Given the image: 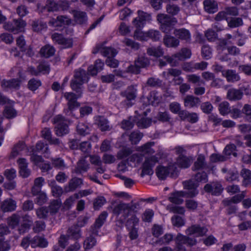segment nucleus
Returning <instances> with one entry per match:
<instances>
[{
    "instance_id": "nucleus-24",
    "label": "nucleus",
    "mask_w": 251,
    "mask_h": 251,
    "mask_svg": "<svg viewBox=\"0 0 251 251\" xmlns=\"http://www.w3.org/2000/svg\"><path fill=\"white\" fill-rule=\"evenodd\" d=\"M16 202L11 199H7L3 201L1 208L4 212H11L14 211L16 208Z\"/></svg>"
},
{
    "instance_id": "nucleus-59",
    "label": "nucleus",
    "mask_w": 251,
    "mask_h": 251,
    "mask_svg": "<svg viewBox=\"0 0 251 251\" xmlns=\"http://www.w3.org/2000/svg\"><path fill=\"white\" fill-rule=\"evenodd\" d=\"M137 29L134 34L135 39L141 41H145L148 40L147 33H144L139 28Z\"/></svg>"
},
{
    "instance_id": "nucleus-9",
    "label": "nucleus",
    "mask_w": 251,
    "mask_h": 251,
    "mask_svg": "<svg viewBox=\"0 0 251 251\" xmlns=\"http://www.w3.org/2000/svg\"><path fill=\"white\" fill-rule=\"evenodd\" d=\"M64 97L68 100V109H66L65 112L68 115L74 116L73 111L78 106V103L77 101V96L76 94L72 93H65Z\"/></svg>"
},
{
    "instance_id": "nucleus-39",
    "label": "nucleus",
    "mask_w": 251,
    "mask_h": 251,
    "mask_svg": "<svg viewBox=\"0 0 251 251\" xmlns=\"http://www.w3.org/2000/svg\"><path fill=\"white\" fill-rule=\"evenodd\" d=\"M129 216L130 217L126 218L124 223H126V226L128 228L135 226L138 224L139 219L133 213H131L128 217Z\"/></svg>"
},
{
    "instance_id": "nucleus-14",
    "label": "nucleus",
    "mask_w": 251,
    "mask_h": 251,
    "mask_svg": "<svg viewBox=\"0 0 251 251\" xmlns=\"http://www.w3.org/2000/svg\"><path fill=\"white\" fill-rule=\"evenodd\" d=\"M204 191L208 193L211 194L214 196H219L223 191V188L222 184L217 181H214L210 183L206 184L204 186Z\"/></svg>"
},
{
    "instance_id": "nucleus-19",
    "label": "nucleus",
    "mask_w": 251,
    "mask_h": 251,
    "mask_svg": "<svg viewBox=\"0 0 251 251\" xmlns=\"http://www.w3.org/2000/svg\"><path fill=\"white\" fill-rule=\"evenodd\" d=\"M95 124L101 131H109L111 129L108 120L103 116H98L95 117Z\"/></svg>"
},
{
    "instance_id": "nucleus-47",
    "label": "nucleus",
    "mask_w": 251,
    "mask_h": 251,
    "mask_svg": "<svg viewBox=\"0 0 251 251\" xmlns=\"http://www.w3.org/2000/svg\"><path fill=\"white\" fill-rule=\"evenodd\" d=\"M41 84L40 80L33 78L28 81L27 86L30 90L34 91L37 90L41 85Z\"/></svg>"
},
{
    "instance_id": "nucleus-41",
    "label": "nucleus",
    "mask_w": 251,
    "mask_h": 251,
    "mask_svg": "<svg viewBox=\"0 0 251 251\" xmlns=\"http://www.w3.org/2000/svg\"><path fill=\"white\" fill-rule=\"evenodd\" d=\"M218 109L220 113L223 116L227 115L231 111L229 103L226 101L219 104Z\"/></svg>"
},
{
    "instance_id": "nucleus-57",
    "label": "nucleus",
    "mask_w": 251,
    "mask_h": 251,
    "mask_svg": "<svg viewBox=\"0 0 251 251\" xmlns=\"http://www.w3.org/2000/svg\"><path fill=\"white\" fill-rule=\"evenodd\" d=\"M147 53L149 55L155 57L162 56L164 53L162 50L160 48H148Z\"/></svg>"
},
{
    "instance_id": "nucleus-3",
    "label": "nucleus",
    "mask_w": 251,
    "mask_h": 251,
    "mask_svg": "<svg viewBox=\"0 0 251 251\" xmlns=\"http://www.w3.org/2000/svg\"><path fill=\"white\" fill-rule=\"evenodd\" d=\"M176 246L173 251H186L184 245L191 247L196 244V240L194 238H190L187 236L178 233L175 238Z\"/></svg>"
},
{
    "instance_id": "nucleus-37",
    "label": "nucleus",
    "mask_w": 251,
    "mask_h": 251,
    "mask_svg": "<svg viewBox=\"0 0 251 251\" xmlns=\"http://www.w3.org/2000/svg\"><path fill=\"white\" fill-rule=\"evenodd\" d=\"M143 136L142 133L138 131H134L130 134L129 139L132 144L136 145L140 142Z\"/></svg>"
},
{
    "instance_id": "nucleus-32",
    "label": "nucleus",
    "mask_w": 251,
    "mask_h": 251,
    "mask_svg": "<svg viewBox=\"0 0 251 251\" xmlns=\"http://www.w3.org/2000/svg\"><path fill=\"white\" fill-rule=\"evenodd\" d=\"M227 25L230 28H236L242 26L243 25V21L240 17H231L226 19Z\"/></svg>"
},
{
    "instance_id": "nucleus-31",
    "label": "nucleus",
    "mask_w": 251,
    "mask_h": 251,
    "mask_svg": "<svg viewBox=\"0 0 251 251\" xmlns=\"http://www.w3.org/2000/svg\"><path fill=\"white\" fill-rule=\"evenodd\" d=\"M31 25L33 31L37 32L46 30L47 28L46 23L41 20L33 21L32 22Z\"/></svg>"
},
{
    "instance_id": "nucleus-49",
    "label": "nucleus",
    "mask_w": 251,
    "mask_h": 251,
    "mask_svg": "<svg viewBox=\"0 0 251 251\" xmlns=\"http://www.w3.org/2000/svg\"><path fill=\"white\" fill-rule=\"evenodd\" d=\"M179 166L183 168H187L191 165V160L186 156H180L177 160Z\"/></svg>"
},
{
    "instance_id": "nucleus-35",
    "label": "nucleus",
    "mask_w": 251,
    "mask_h": 251,
    "mask_svg": "<svg viewBox=\"0 0 251 251\" xmlns=\"http://www.w3.org/2000/svg\"><path fill=\"white\" fill-rule=\"evenodd\" d=\"M20 220L21 217L19 214H13L7 218L8 224L12 228H14L19 225Z\"/></svg>"
},
{
    "instance_id": "nucleus-13",
    "label": "nucleus",
    "mask_w": 251,
    "mask_h": 251,
    "mask_svg": "<svg viewBox=\"0 0 251 251\" xmlns=\"http://www.w3.org/2000/svg\"><path fill=\"white\" fill-rule=\"evenodd\" d=\"M69 7L68 3L66 1L56 2L54 0H48L45 9L49 12H54L59 10H66Z\"/></svg>"
},
{
    "instance_id": "nucleus-12",
    "label": "nucleus",
    "mask_w": 251,
    "mask_h": 251,
    "mask_svg": "<svg viewBox=\"0 0 251 251\" xmlns=\"http://www.w3.org/2000/svg\"><path fill=\"white\" fill-rule=\"evenodd\" d=\"M208 231L206 227L199 224L193 225L186 230V233L188 235L199 237L204 236Z\"/></svg>"
},
{
    "instance_id": "nucleus-1",
    "label": "nucleus",
    "mask_w": 251,
    "mask_h": 251,
    "mask_svg": "<svg viewBox=\"0 0 251 251\" xmlns=\"http://www.w3.org/2000/svg\"><path fill=\"white\" fill-rule=\"evenodd\" d=\"M157 20L160 24L161 30L167 34L173 29L174 26L177 23L175 18L165 14H159L157 16Z\"/></svg>"
},
{
    "instance_id": "nucleus-6",
    "label": "nucleus",
    "mask_w": 251,
    "mask_h": 251,
    "mask_svg": "<svg viewBox=\"0 0 251 251\" xmlns=\"http://www.w3.org/2000/svg\"><path fill=\"white\" fill-rule=\"evenodd\" d=\"M150 64V61L144 56H139L135 60L134 64L130 65L126 70V72L134 74H138L140 73L141 68H145Z\"/></svg>"
},
{
    "instance_id": "nucleus-53",
    "label": "nucleus",
    "mask_w": 251,
    "mask_h": 251,
    "mask_svg": "<svg viewBox=\"0 0 251 251\" xmlns=\"http://www.w3.org/2000/svg\"><path fill=\"white\" fill-rule=\"evenodd\" d=\"M173 225L176 227H181L184 225V219L180 216L174 215L171 218Z\"/></svg>"
},
{
    "instance_id": "nucleus-15",
    "label": "nucleus",
    "mask_w": 251,
    "mask_h": 251,
    "mask_svg": "<svg viewBox=\"0 0 251 251\" xmlns=\"http://www.w3.org/2000/svg\"><path fill=\"white\" fill-rule=\"evenodd\" d=\"M108 214L106 211H103L96 219L94 224L91 226V230L92 234L98 235L99 230L104 224L107 217Z\"/></svg>"
},
{
    "instance_id": "nucleus-40",
    "label": "nucleus",
    "mask_w": 251,
    "mask_h": 251,
    "mask_svg": "<svg viewBox=\"0 0 251 251\" xmlns=\"http://www.w3.org/2000/svg\"><path fill=\"white\" fill-rule=\"evenodd\" d=\"M100 52L101 54L106 57L107 59L114 57L118 53L115 48H101Z\"/></svg>"
},
{
    "instance_id": "nucleus-27",
    "label": "nucleus",
    "mask_w": 251,
    "mask_h": 251,
    "mask_svg": "<svg viewBox=\"0 0 251 251\" xmlns=\"http://www.w3.org/2000/svg\"><path fill=\"white\" fill-rule=\"evenodd\" d=\"M203 5L205 10L209 13H214L218 10L217 3L214 0H204Z\"/></svg>"
},
{
    "instance_id": "nucleus-42",
    "label": "nucleus",
    "mask_w": 251,
    "mask_h": 251,
    "mask_svg": "<svg viewBox=\"0 0 251 251\" xmlns=\"http://www.w3.org/2000/svg\"><path fill=\"white\" fill-rule=\"evenodd\" d=\"M241 176L243 178V184L247 186L251 182V171L248 169H243L241 172Z\"/></svg>"
},
{
    "instance_id": "nucleus-26",
    "label": "nucleus",
    "mask_w": 251,
    "mask_h": 251,
    "mask_svg": "<svg viewBox=\"0 0 251 251\" xmlns=\"http://www.w3.org/2000/svg\"><path fill=\"white\" fill-rule=\"evenodd\" d=\"M174 33L179 39L185 40L187 42H189L190 40L191 34L187 29L185 28L176 29Z\"/></svg>"
},
{
    "instance_id": "nucleus-60",
    "label": "nucleus",
    "mask_w": 251,
    "mask_h": 251,
    "mask_svg": "<svg viewBox=\"0 0 251 251\" xmlns=\"http://www.w3.org/2000/svg\"><path fill=\"white\" fill-rule=\"evenodd\" d=\"M166 11L169 14L174 16L178 14L180 8L177 5L170 3L166 6Z\"/></svg>"
},
{
    "instance_id": "nucleus-8",
    "label": "nucleus",
    "mask_w": 251,
    "mask_h": 251,
    "mask_svg": "<svg viewBox=\"0 0 251 251\" xmlns=\"http://www.w3.org/2000/svg\"><path fill=\"white\" fill-rule=\"evenodd\" d=\"M182 184L185 190L184 192L186 193V197L194 198L199 194V191L198 188L199 183L196 182L193 179L184 181Z\"/></svg>"
},
{
    "instance_id": "nucleus-34",
    "label": "nucleus",
    "mask_w": 251,
    "mask_h": 251,
    "mask_svg": "<svg viewBox=\"0 0 251 251\" xmlns=\"http://www.w3.org/2000/svg\"><path fill=\"white\" fill-rule=\"evenodd\" d=\"M62 202L60 199L53 200L51 201L49 207V210L51 215L56 214L61 207Z\"/></svg>"
},
{
    "instance_id": "nucleus-36",
    "label": "nucleus",
    "mask_w": 251,
    "mask_h": 251,
    "mask_svg": "<svg viewBox=\"0 0 251 251\" xmlns=\"http://www.w3.org/2000/svg\"><path fill=\"white\" fill-rule=\"evenodd\" d=\"M223 205L226 207V212L228 215H231L236 213L237 210V206L231 203V202L228 201V199L224 200L222 201Z\"/></svg>"
},
{
    "instance_id": "nucleus-17",
    "label": "nucleus",
    "mask_w": 251,
    "mask_h": 251,
    "mask_svg": "<svg viewBox=\"0 0 251 251\" xmlns=\"http://www.w3.org/2000/svg\"><path fill=\"white\" fill-rule=\"evenodd\" d=\"M138 16L133 21V25L137 27L140 28L143 27L146 22L151 20V16L142 11H138Z\"/></svg>"
},
{
    "instance_id": "nucleus-54",
    "label": "nucleus",
    "mask_w": 251,
    "mask_h": 251,
    "mask_svg": "<svg viewBox=\"0 0 251 251\" xmlns=\"http://www.w3.org/2000/svg\"><path fill=\"white\" fill-rule=\"evenodd\" d=\"M134 118L129 117L127 120H124L121 124V127L125 130H130L132 129L134 125Z\"/></svg>"
},
{
    "instance_id": "nucleus-33",
    "label": "nucleus",
    "mask_w": 251,
    "mask_h": 251,
    "mask_svg": "<svg viewBox=\"0 0 251 251\" xmlns=\"http://www.w3.org/2000/svg\"><path fill=\"white\" fill-rule=\"evenodd\" d=\"M137 90L133 86H128L127 89L121 93V95L126 97L127 100H134L136 96Z\"/></svg>"
},
{
    "instance_id": "nucleus-64",
    "label": "nucleus",
    "mask_w": 251,
    "mask_h": 251,
    "mask_svg": "<svg viewBox=\"0 0 251 251\" xmlns=\"http://www.w3.org/2000/svg\"><path fill=\"white\" fill-rule=\"evenodd\" d=\"M226 16H237L239 15L238 9L235 6L226 7L225 8Z\"/></svg>"
},
{
    "instance_id": "nucleus-43",
    "label": "nucleus",
    "mask_w": 251,
    "mask_h": 251,
    "mask_svg": "<svg viewBox=\"0 0 251 251\" xmlns=\"http://www.w3.org/2000/svg\"><path fill=\"white\" fill-rule=\"evenodd\" d=\"M49 208L46 206H43L36 209V213L39 219H47L49 216Z\"/></svg>"
},
{
    "instance_id": "nucleus-10",
    "label": "nucleus",
    "mask_w": 251,
    "mask_h": 251,
    "mask_svg": "<svg viewBox=\"0 0 251 251\" xmlns=\"http://www.w3.org/2000/svg\"><path fill=\"white\" fill-rule=\"evenodd\" d=\"M25 25V22L21 18H19L14 19L12 22L5 23L3 25V27L9 31L17 33L22 31Z\"/></svg>"
},
{
    "instance_id": "nucleus-21",
    "label": "nucleus",
    "mask_w": 251,
    "mask_h": 251,
    "mask_svg": "<svg viewBox=\"0 0 251 251\" xmlns=\"http://www.w3.org/2000/svg\"><path fill=\"white\" fill-rule=\"evenodd\" d=\"M222 75L228 82L234 83L240 79L239 75L233 70H224L222 72Z\"/></svg>"
},
{
    "instance_id": "nucleus-62",
    "label": "nucleus",
    "mask_w": 251,
    "mask_h": 251,
    "mask_svg": "<svg viewBox=\"0 0 251 251\" xmlns=\"http://www.w3.org/2000/svg\"><path fill=\"white\" fill-rule=\"evenodd\" d=\"M41 55L46 58H49L54 55V48H41L40 51Z\"/></svg>"
},
{
    "instance_id": "nucleus-22",
    "label": "nucleus",
    "mask_w": 251,
    "mask_h": 251,
    "mask_svg": "<svg viewBox=\"0 0 251 251\" xmlns=\"http://www.w3.org/2000/svg\"><path fill=\"white\" fill-rule=\"evenodd\" d=\"M104 63L100 59L96 60L94 65L89 66L88 68V73L92 75H97L103 68Z\"/></svg>"
},
{
    "instance_id": "nucleus-56",
    "label": "nucleus",
    "mask_w": 251,
    "mask_h": 251,
    "mask_svg": "<svg viewBox=\"0 0 251 251\" xmlns=\"http://www.w3.org/2000/svg\"><path fill=\"white\" fill-rule=\"evenodd\" d=\"M196 182L206 183L208 181V176L206 173L204 172H199L195 176V179Z\"/></svg>"
},
{
    "instance_id": "nucleus-48",
    "label": "nucleus",
    "mask_w": 251,
    "mask_h": 251,
    "mask_svg": "<svg viewBox=\"0 0 251 251\" xmlns=\"http://www.w3.org/2000/svg\"><path fill=\"white\" fill-rule=\"evenodd\" d=\"M174 235L171 233H166L159 239L157 242L160 245H168L174 239Z\"/></svg>"
},
{
    "instance_id": "nucleus-30",
    "label": "nucleus",
    "mask_w": 251,
    "mask_h": 251,
    "mask_svg": "<svg viewBox=\"0 0 251 251\" xmlns=\"http://www.w3.org/2000/svg\"><path fill=\"white\" fill-rule=\"evenodd\" d=\"M201 101L199 98L193 96H187L184 99V105L186 107H193L196 106L200 103Z\"/></svg>"
},
{
    "instance_id": "nucleus-4",
    "label": "nucleus",
    "mask_w": 251,
    "mask_h": 251,
    "mask_svg": "<svg viewBox=\"0 0 251 251\" xmlns=\"http://www.w3.org/2000/svg\"><path fill=\"white\" fill-rule=\"evenodd\" d=\"M159 157L157 154L145 158L142 167L141 177H143L145 175H152L153 173V168L159 161Z\"/></svg>"
},
{
    "instance_id": "nucleus-61",
    "label": "nucleus",
    "mask_w": 251,
    "mask_h": 251,
    "mask_svg": "<svg viewBox=\"0 0 251 251\" xmlns=\"http://www.w3.org/2000/svg\"><path fill=\"white\" fill-rule=\"evenodd\" d=\"M25 145L23 143L17 144L12 149L10 155L11 157L14 158L17 156L19 154V152L25 148Z\"/></svg>"
},
{
    "instance_id": "nucleus-51",
    "label": "nucleus",
    "mask_w": 251,
    "mask_h": 251,
    "mask_svg": "<svg viewBox=\"0 0 251 251\" xmlns=\"http://www.w3.org/2000/svg\"><path fill=\"white\" fill-rule=\"evenodd\" d=\"M132 153V151L129 148L122 149L117 153L118 159H122L129 156Z\"/></svg>"
},
{
    "instance_id": "nucleus-44",
    "label": "nucleus",
    "mask_w": 251,
    "mask_h": 251,
    "mask_svg": "<svg viewBox=\"0 0 251 251\" xmlns=\"http://www.w3.org/2000/svg\"><path fill=\"white\" fill-rule=\"evenodd\" d=\"M156 173L159 179L161 180L165 179L169 175L167 167L164 166H159L157 167Z\"/></svg>"
},
{
    "instance_id": "nucleus-11",
    "label": "nucleus",
    "mask_w": 251,
    "mask_h": 251,
    "mask_svg": "<svg viewBox=\"0 0 251 251\" xmlns=\"http://www.w3.org/2000/svg\"><path fill=\"white\" fill-rule=\"evenodd\" d=\"M129 206L125 203H120L113 208V213L116 216L121 215L120 220L124 223L129 216Z\"/></svg>"
},
{
    "instance_id": "nucleus-45",
    "label": "nucleus",
    "mask_w": 251,
    "mask_h": 251,
    "mask_svg": "<svg viewBox=\"0 0 251 251\" xmlns=\"http://www.w3.org/2000/svg\"><path fill=\"white\" fill-rule=\"evenodd\" d=\"M151 119L149 118H142L137 122L136 125L140 128H146L151 125Z\"/></svg>"
},
{
    "instance_id": "nucleus-46",
    "label": "nucleus",
    "mask_w": 251,
    "mask_h": 251,
    "mask_svg": "<svg viewBox=\"0 0 251 251\" xmlns=\"http://www.w3.org/2000/svg\"><path fill=\"white\" fill-rule=\"evenodd\" d=\"M39 75L41 73L45 74H49L50 71V65L48 62L46 61L41 62L37 66Z\"/></svg>"
},
{
    "instance_id": "nucleus-52",
    "label": "nucleus",
    "mask_w": 251,
    "mask_h": 251,
    "mask_svg": "<svg viewBox=\"0 0 251 251\" xmlns=\"http://www.w3.org/2000/svg\"><path fill=\"white\" fill-rule=\"evenodd\" d=\"M96 240L92 235L88 237L84 241V247L85 250L92 248L96 244Z\"/></svg>"
},
{
    "instance_id": "nucleus-23",
    "label": "nucleus",
    "mask_w": 251,
    "mask_h": 251,
    "mask_svg": "<svg viewBox=\"0 0 251 251\" xmlns=\"http://www.w3.org/2000/svg\"><path fill=\"white\" fill-rule=\"evenodd\" d=\"M243 97V92L239 89L234 88L229 89L227 92L226 97L231 101H235L241 100Z\"/></svg>"
},
{
    "instance_id": "nucleus-16",
    "label": "nucleus",
    "mask_w": 251,
    "mask_h": 251,
    "mask_svg": "<svg viewBox=\"0 0 251 251\" xmlns=\"http://www.w3.org/2000/svg\"><path fill=\"white\" fill-rule=\"evenodd\" d=\"M51 38L53 42L58 45L67 46V47H72L73 46L72 39L64 37L62 33L54 32L52 33Z\"/></svg>"
},
{
    "instance_id": "nucleus-20",
    "label": "nucleus",
    "mask_w": 251,
    "mask_h": 251,
    "mask_svg": "<svg viewBox=\"0 0 251 251\" xmlns=\"http://www.w3.org/2000/svg\"><path fill=\"white\" fill-rule=\"evenodd\" d=\"M154 145V142H149L141 146L138 147L137 148V151L141 152L143 155H151L155 152L154 150L152 148Z\"/></svg>"
},
{
    "instance_id": "nucleus-25",
    "label": "nucleus",
    "mask_w": 251,
    "mask_h": 251,
    "mask_svg": "<svg viewBox=\"0 0 251 251\" xmlns=\"http://www.w3.org/2000/svg\"><path fill=\"white\" fill-rule=\"evenodd\" d=\"M163 43L167 47H177L179 45V40L175 37L166 34L163 37Z\"/></svg>"
},
{
    "instance_id": "nucleus-63",
    "label": "nucleus",
    "mask_w": 251,
    "mask_h": 251,
    "mask_svg": "<svg viewBox=\"0 0 251 251\" xmlns=\"http://www.w3.org/2000/svg\"><path fill=\"white\" fill-rule=\"evenodd\" d=\"M106 201V199L103 197H98L94 201V208L95 210H99Z\"/></svg>"
},
{
    "instance_id": "nucleus-18",
    "label": "nucleus",
    "mask_w": 251,
    "mask_h": 251,
    "mask_svg": "<svg viewBox=\"0 0 251 251\" xmlns=\"http://www.w3.org/2000/svg\"><path fill=\"white\" fill-rule=\"evenodd\" d=\"M186 197V193L183 191H177L171 193L168 198L169 201L176 204H181L183 202V198Z\"/></svg>"
},
{
    "instance_id": "nucleus-55",
    "label": "nucleus",
    "mask_w": 251,
    "mask_h": 251,
    "mask_svg": "<svg viewBox=\"0 0 251 251\" xmlns=\"http://www.w3.org/2000/svg\"><path fill=\"white\" fill-rule=\"evenodd\" d=\"M78 186V178L74 177L71 179L69 183L68 186H66L65 190L67 192L74 191Z\"/></svg>"
},
{
    "instance_id": "nucleus-58",
    "label": "nucleus",
    "mask_w": 251,
    "mask_h": 251,
    "mask_svg": "<svg viewBox=\"0 0 251 251\" xmlns=\"http://www.w3.org/2000/svg\"><path fill=\"white\" fill-rule=\"evenodd\" d=\"M4 114L7 118L10 119L15 117L17 112L12 106H6L4 110Z\"/></svg>"
},
{
    "instance_id": "nucleus-28",
    "label": "nucleus",
    "mask_w": 251,
    "mask_h": 251,
    "mask_svg": "<svg viewBox=\"0 0 251 251\" xmlns=\"http://www.w3.org/2000/svg\"><path fill=\"white\" fill-rule=\"evenodd\" d=\"M21 81L19 79H12L9 80H3L1 83V86L3 88L9 89L19 88Z\"/></svg>"
},
{
    "instance_id": "nucleus-29",
    "label": "nucleus",
    "mask_w": 251,
    "mask_h": 251,
    "mask_svg": "<svg viewBox=\"0 0 251 251\" xmlns=\"http://www.w3.org/2000/svg\"><path fill=\"white\" fill-rule=\"evenodd\" d=\"M206 165L204 155L200 154L195 162L192 169L193 171L202 170L205 168Z\"/></svg>"
},
{
    "instance_id": "nucleus-2",
    "label": "nucleus",
    "mask_w": 251,
    "mask_h": 251,
    "mask_svg": "<svg viewBox=\"0 0 251 251\" xmlns=\"http://www.w3.org/2000/svg\"><path fill=\"white\" fill-rule=\"evenodd\" d=\"M192 52L188 48H182L181 50L172 55V56H165L168 62L172 66H177L179 64V61H183L191 57Z\"/></svg>"
},
{
    "instance_id": "nucleus-38",
    "label": "nucleus",
    "mask_w": 251,
    "mask_h": 251,
    "mask_svg": "<svg viewBox=\"0 0 251 251\" xmlns=\"http://www.w3.org/2000/svg\"><path fill=\"white\" fill-rule=\"evenodd\" d=\"M49 185L51 187V192L54 197H59L61 196L63 193V189L60 186L56 184L55 181H50Z\"/></svg>"
},
{
    "instance_id": "nucleus-7",
    "label": "nucleus",
    "mask_w": 251,
    "mask_h": 251,
    "mask_svg": "<svg viewBox=\"0 0 251 251\" xmlns=\"http://www.w3.org/2000/svg\"><path fill=\"white\" fill-rule=\"evenodd\" d=\"M55 134L58 136H62L69 133L68 126L64 118L61 115H57L53 119Z\"/></svg>"
},
{
    "instance_id": "nucleus-5",
    "label": "nucleus",
    "mask_w": 251,
    "mask_h": 251,
    "mask_svg": "<svg viewBox=\"0 0 251 251\" xmlns=\"http://www.w3.org/2000/svg\"><path fill=\"white\" fill-rule=\"evenodd\" d=\"M78 238V226L77 224L70 227L67 230L66 236L61 235L58 240L59 245L64 249L67 245L68 238L77 240Z\"/></svg>"
},
{
    "instance_id": "nucleus-50",
    "label": "nucleus",
    "mask_w": 251,
    "mask_h": 251,
    "mask_svg": "<svg viewBox=\"0 0 251 251\" xmlns=\"http://www.w3.org/2000/svg\"><path fill=\"white\" fill-rule=\"evenodd\" d=\"M162 80L156 77H151L148 79L146 84L151 87H159L162 85Z\"/></svg>"
}]
</instances>
